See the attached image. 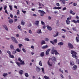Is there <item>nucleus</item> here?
Segmentation results:
<instances>
[{
	"instance_id": "nucleus-1",
	"label": "nucleus",
	"mask_w": 79,
	"mask_h": 79,
	"mask_svg": "<svg viewBox=\"0 0 79 79\" xmlns=\"http://www.w3.org/2000/svg\"><path fill=\"white\" fill-rule=\"evenodd\" d=\"M71 54L72 55V56L73 58H75L76 60H76V62L78 64H79V60L77 59V56H76L77 55V53L76 52H75L73 50H71Z\"/></svg>"
},
{
	"instance_id": "nucleus-2",
	"label": "nucleus",
	"mask_w": 79,
	"mask_h": 79,
	"mask_svg": "<svg viewBox=\"0 0 79 79\" xmlns=\"http://www.w3.org/2000/svg\"><path fill=\"white\" fill-rule=\"evenodd\" d=\"M18 61H20L21 63L18 62H16V64H17V65L19 66V67H20V65H21V64H25V63H24V61H22V60L21 59V58H19L18 59Z\"/></svg>"
},
{
	"instance_id": "nucleus-3",
	"label": "nucleus",
	"mask_w": 79,
	"mask_h": 79,
	"mask_svg": "<svg viewBox=\"0 0 79 79\" xmlns=\"http://www.w3.org/2000/svg\"><path fill=\"white\" fill-rule=\"evenodd\" d=\"M38 12L40 14V16H44V14H46V13L44 11L41 10H38Z\"/></svg>"
},
{
	"instance_id": "nucleus-4",
	"label": "nucleus",
	"mask_w": 79,
	"mask_h": 79,
	"mask_svg": "<svg viewBox=\"0 0 79 79\" xmlns=\"http://www.w3.org/2000/svg\"><path fill=\"white\" fill-rule=\"evenodd\" d=\"M7 52L8 53L9 55V58H14V56L13 55H11V52H10V51H8Z\"/></svg>"
},
{
	"instance_id": "nucleus-5",
	"label": "nucleus",
	"mask_w": 79,
	"mask_h": 79,
	"mask_svg": "<svg viewBox=\"0 0 79 79\" xmlns=\"http://www.w3.org/2000/svg\"><path fill=\"white\" fill-rule=\"evenodd\" d=\"M11 39L14 42L16 43V44H18V41H17V40H16V39L15 37H12Z\"/></svg>"
},
{
	"instance_id": "nucleus-6",
	"label": "nucleus",
	"mask_w": 79,
	"mask_h": 79,
	"mask_svg": "<svg viewBox=\"0 0 79 79\" xmlns=\"http://www.w3.org/2000/svg\"><path fill=\"white\" fill-rule=\"evenodd\" d=\"M68 45L69 48H70L71 49H73V48H74V47H73V44H72L70 43H68Z\"/></svg>"
},
{
	"instance_id": "nucleus-7",
	"label": "nucleus",
	"mask_w": 79,
	"mask_h": 79,
	"mask_svg": "<svg viewBox=\"0 0 79 79\" xmlns=\"http://www.w3.org/2000/svg\"><path fill=\"white\" fill-rule=\"evenodd\" d=\"M71 21L74 23H79V20H77V21H76L74 20H72Z\"/></svg>"
},
{
	"instance_id": "nucleus-8",
	"label": "nucleus",
	"mask_w": 79,
	"mask_h": 79,
	"mask_svg": "<svg viewBox=\"0 0 79 79\" xmlns=\"http://www.w3.org/2000/svg\"><path fill=\"white\" fill-rule=\"evenodd\" d=\"M52 61H55L56 60V58L55 57H52Z\"/></svg>"
},
{
	"instance_id": "nucleus-9",
	"label": "nucleus",
	"mask_w": 79,
	"mask_h": 79,
	"mask_svg": "<svg viewBox=\"0 0 79 79\" xmlns=\"http://www.w3.org/2000/svg\"><path fill=\"white\" fill-rule=\"evenodd\" d=\"M47 27L48 29V30H49V31H52V27H49L48 25H47Z\"/></svg>"
},
{
	"instance_id": "nucleus-10",
	"label": "nucleus",
	"mask_w": 79,
	"mask_h": 79,
	"mask_svg": "<svg viewBox=\"0 0 79 79\" xmlns=\"http://www.w3.org/2000/svg\"><path fill=\"white\" fill-rule=\"evenodd\" d=\"M48 48V46L47 45L44 46L42 47V49H45L46 48Z\"/></svg>"
},
{
	"instance_id": "nucleus-11",
	"label": "nucleus",
	"mask_w": 79,
	"mask_h": 79,
	"mask_svg": "<svg viewBox=\"0 0 79 79\" xmlns=\"http://www.w3.org/2000/svg\"><path fill=\"white\" fill-rule=\"evenodd\" d=\"M39 21H36L35 22V24L36 26H39Z\"/></svg>"
},
{
	"instance_id": "nucleus-12",
	"label": "nucleus",
	"mask_w": 79,
	"mask_h": 79,
	"mask_svg": "<svg viewBox=\"0 0 79 79\" xmlns=\"http://www.w3.org/2000/svg\"><path fill=\"white\" fill-rule=\"evenodd\" d=\"M61 9V7H54L53 8V9L54 10H59V9Z\"/></svg>"
},
{
	"instance_id": "nucleus-13",
	"label": "nucleus",
	"mask_w": 79,
	"mask_h": 79,
	"mask_svg": "<svg viewBox=\"0 0 79 79\" xmlns=\"http://www.w3.org/2000/svg\"><path fill=\"white\" fill-rule=\"evenodd\" d=\"M70 13L71 15H75V13L72 10H70Z\"/></svg>"
},
{
	"instance_id": "nucleus-14",
	"label": "nucleus",
	"mask_w": 79,
	"mask_h": 79,
	"mask_svg": "<svg viewBox=\"0 0 79 79\" xmlns=\"http://www.w3.org/2000/svg\"><path fill=\"white\" fill-rule=\"evenodd\" d=\"M23 73H24V71L22 70H20L19 72V74L21 75H22L23 74Z\"/></svg>"
},
{
	"instance_id": "nucleus-15",
	"label": "nucleus",
	"mask_w": 79,
	"mask_h": 79,
	"mask_svg": "<svg viewBox=\"0 0 79 79\" xmlns=\"http://www.w3.org/2000/svg\"><path fill=\"white\" fill-rule=\"evenodd\" d=\"M55 49L54 48H52V50L51 51V53L52 54H54V52H55Z\"/></svg>"
},
{
	"instance_id": "nucleus-16",
	"label": "nucleus",
	"mask_w": 79,
	"mask_h": 79,
	"mask_svg": "<svg viewBox=\"0 0 79 79\" xmlns=\"http://www.w3.org/2000/svg\"><path fill=\"white\" fill-rule=\"evenodd\" d=\"M9 22L10 24H12L13 23V20L12 19H10L9 21Z\"/></svg>"
},
{
	"instance_id": "nucleus-17",
	"label": "nucleus",
	"mask_w": 79,
	"mask_h": 79,
	"mask_svg": "<svg viewBox=\"0 0 79 79\" xmlns=\"http://www.w3.org/2000/svg\"><path fill=\"white\" fill-rule=\"evenodd\" d=\"M50 50V49H48L46 52V55H48L49 52Z\"/></svg>"
},
{
	"instance_id": "nucleus-18",
	"label": "nucleus",
	"mask_w": 79,
	"mask_h": 79,
	"mask_svg": "<svg viewBox=\"0 0 79 79\" xmlns=\"http://www.w3.org/2000/svg\"><path fill=\"white\" fill-rule=\"evenodd\" d=\"M66 22L67 24H70V23H71L69 20H66Z\"/></svg>"
},
{
	"instance_id": "nucleus-19",
	"label": "nucleus",
	"mask_w": 79,
	"mask_h": 79,
	"mask_svg": "<svg viewBox=\"0 0 79 79\" xmlns=\"http://www.w3.org/2000/svg\"><path fill=\"white\" fill-rule=\"evenodd\" d=\"M54 53L56 55H59V54L58 52H57V51H56V50H55Z\"/></svg>"
},
{
	"instance_id": "nucleus-20",
	"label": "nucleus",
	"mask_w": 79,
	"mask_h": 79,
	"mask_svg": "<svg viewBox=\"0 0 79 79\" xmlns=\"http://www.w3.org/2000/svg\"><path fill=\"white\" fill-rule=\"evenodd\" d=\"M63 44H64L62 42H60L58 44V45H63Z\"/></svg>"
},
{
	"instance_id": "nucleus-21",
	"label": "nucleus",
	"mask_w": 79,
	"mask_h": 79,
	"mask_svg": "<svg viewBox=\"0 0 79 79\" xmlns=\"http://www.w3.org/2000/svg\"><path fill=\"white\" fill-rule=\"evenodd\" d=\"M48 65L50 66H52V64H51L50 63V60H49L48 61Z\"/></svg>"
},
{
	"instance_id": "nucleus-22",
	"label": "nucleus",
	"mask_w": 79,
	"mask_h": 79,
	"mask_svg": "<svg viewBox=\"0 0 79 79\" xmlns=\"http://www.w3.org/2000/svg\"><path fill=\"white\" fill-rule=\"evenodd\" d=\"M76 69H77V66L75 65L73 67V70H76Z\"/></svg>"
},
{
	"instance_id": "nucleus-23",
	"label": "nucleus",
	"mask_w": 79,
	"mask_h": 79,
	"mask_svg": "<svg viewBox=\"0 0 79 79\" xmlns=\"http://www.w3.org/2000/svg\"><path fill=\"white\" fill-rule=\"evenodd\" d=\"M37 33L38 34H41L42 33V31L40 30H38L37 31Z\"/></svg>"
},
{
	"instance_id": "nucleus-24",
	"label": "nucleus",
	"mask_w": 79,
	"mask_h": 79,
	"mask_svg": "<svg viewBox=\"0 0 79 79\" xmlns=\"http://www.w3.org/2000/svg\"><path fill=\"white\" fill-rule=\"evenodd\" d=\"M21 24L23 26H24V24H25V23L24 22V21L22 20L21 22Z\"/></svg>"
},
{
	"instance_id": "nucleus-25",
	"label": "nucleus",
	"mask_w": 79,
	"mask_h": 79,
	"mask_svg": "<svg viewBox=\"0 0 79 79\" xmlns=\"http://www.w3.org/2000/svg\"><path fill=\"white\" fill-rule=\"evenodd\" d=\"M10 47L11 50H14V46H13V45H10Z\"/></svg>"
},
{
	"instance_id": "nucleus-26",
	"label": "nucleus",
	"mask_w": 79,
	"mask_h": 79,
	"mask_svg": "<svg viewBox=\"0 0 79 79\" xmlns=\"http://www.w3.org/2000/svg\"><path fill=\"white\" fill-rule=\"evenodd\" d=\"M45 44V42L44 41V40H42L41 43V45H44V44Z\"/></svg>"
},
{
	"instance_id": "nucleus-27",
	"label": "nucleus",
	"mask_w": 79,
	"mask_h": 79,
	"mask_svg": "<svg viewBox=\"0 0 79 79\" xmlns=\"http://www.w3.org/2000/svg\"><path fill=\"white\" fill-rule=\"evenodd\" d=\"M70 64L72 66H73L74 64V63L73 61H71L70 62Z\"/></svg>"
},
{
	"instance_id": "nucleus-28",
	"label": "nucleus",
	"mask_w": 79,
	"mask_h": 79,
	"mask_svg": "<svg viewBox=\"0 0 79 79\" xmlns=\"http://www.w3.org/2000/svg\"><path fill=\"white\" fill-rule=\"evenodd\" d=\"M76 41L77 42H79V38H78V37H76Z\"/></svg>"
},
{
	"instance_id": "nucleus-29",
	"label": "nucleus",
	"mask_w": 79,
	"mask_h": 79,
	"mask_svg": "<svg viewBox=\"0 0 79 79\" xmlns=\"http://www.w3.org/2000/svg\"><path fill=\"white\" fill-rule=\"evenodd\" d=\"M40 55L41 56H44V52H42L40 53Z\"/></svg>"
},
{
	"instance_id": "nucleus-30",
	"label": "nucleus",
	"mask_w": 79,
	"mask_h": 79,
	"mask_svg": "<svg viewBox=\"0 0 79 79\" xmlns=\"http://www.w3.org/2000/svg\"><path fill=\"white\" fill-rule=\"evenodd\" d=\"M25 76L27 77H29V74H28V73H25Z\"/></svg>"
},
{
	"instance_id": "nucleus-31",
	"label": "nucleus",
	"mask_w": 79,
	"mask_h": 79,
	"mask_svg": "<svg viewBox=\"0 0 79 79\" xmlns=\"http://www.w3.org/2000/svg\"><path fill=\"white\" fill-rule=\"evenodd\" d=\"M36 71H38V72H39V71H40V68H39L37 67L36 68Z\"/></svg>"
},
{
	"instance_id": "nucleus-32",
	"label": "nucleus",
	"mask_w": 79,
	"mask_h": 79,
	"mask_svg": "<svg viewBox=\"0 0 79 79\" xmlns=\"http://www.w3.org/2000/svg\"><path fill=\"white\" fill-rule=\"evenodd\" d=\"M7 76H8V74L7 73H4L3 74V76L4 77H6Z\"/></svg>"
},
{
	"instance_id": "nucleus-33",
	"label": "nucleus",
	"mask_w": 79,
	"mask_h": 79,
	"mask_svg": "<svg viewBox=\"0 0 79 79\" xmlns=\"http://www.w3.org/2000/svg\"><path fill=\"white\" fill-rule=\"evenodd\" d=\"M58 32H57L56 35H54V37H56L57 36H58Z\"/></svg>"
},
{
	"instance_id": "nucleus-34",
	"label": "nucleus",
	"mask_w": 79,
	"mask_h": 79,
	"mask_svg": "<svg viewBox=\"0 0 79 79\" xmlns=\"http://www.w3.org/2000/svg\"><path fill=\"white\" fill-rule=\"evenodd\" d=\"M4 27L5 29L6 30V31H8V27H7L6 26L4 25Z\"/></svg>"
},
{
	"instance_id": "nucleus-35",
	"label": "nucleus",
	"mask_w": 79,
	"mask_h": 79,
	"mask_svg": "<svg viewBox=\"0 0 79 79\" xmlns=\"http://www.w3.org/2000/svg\"><path fill=\"white\" fill-rule=\"evenodd\" d=\"M53 42H54V43H55V44H56V43H57V40L55 39L54 40Z\"/></svg>"
},
{
	"instance_id": "nucleus-36",
	"label": "nucleus",
	"mask_w": 79,
	"mask_h": 79,
	"mask_svg": "<svg viewBox=\"0 0 79 79\" xmlns=\"http://www.w3.org/2000/svg\"><path fill=\"white\" fill-rule=\"evenodd\" d=\"M19 48H21V47L23 46V44H19Z\"/></svg>"
},
{
	"instance_id": "nucleus-37",
	"label": "nucleus",
	"mask_w": 79,
	"mask_h": 79,
	"mask_svg": "<svg viewBox=\"0 0 79 79\" xmlns=\"http://www.w3.org/2000/svg\"><path fill=\"white\" fill-rule=\"evenodd\" d=\"M44 77L45 79H49V77H48L47 76H44Z\"/></svg>"
},
{
	"instance_id": "nucleus-38",
	"label": "nucleus",
	"mask_w": 79,
	"mask_h": 79,
	"mask_svg": "<svg viewBox=\"0 0 79 79\" xmlns=\"http://www.w3.org/2000/svg\"><path fill=\"white\" fill-rule=\"evenodd\" d=\"M12 54H15V53H16V51H14L12 52Z\"/></svg>"
},
{
	"instance_id": "nucleus-39",
	"label": "nucleus",
	"mask_w": 79,
	"mask_h": 79,
	"mask_svg": "<svg viewBox=\"0 0 79 79\" xmlns=\"http://www.w3.org/2000/svg\"><path fill=\"white\" fill-rule=\"evenodd\" d=\"M9 8L10 10H13V9L12 8V6H11L9 5Z\"/></svg>"
},
{
	"instance_id": "nucleus-40",
	"label": "nucleus",
	"mask_w": 79,
	"mask_h": 79,
	"mask_svg": "<svg viewBox=\"0 0 79 79\" xmlns=\"http://www.w3.org/2000/svg\"><path fill=\"white\" fill-rule=\"evenodd\" d=\"M16 50L18 52H20V50H19V48L16 49Z\"/></svg>"
},
{
	"instance_id": "nucleus-41",
	"label": "nucleus",
	"mask_w": 79,
	"mask_h": 79,
	"mask_svg": "<svg viewBox=\"0 0 79 79\" xmlns=\"http://www.w3.org/2000/svg\"><path fill=\"white\" fill-rule=\"evenodd\" d=\"M19 10H18L17 11V15H19Z\"/></svg>"
},
{
	"instance_id": "nucleus-42",
	"label": "nucleus",
	"mask_w": 79,
	"mask_h": 79,
	"mask_svg": "<svg viewBox=\"0 0 79 79\" xmlns=\"http://www.w3.org/2000/svg\"><path fill=\"white\" fill-rule=\"evenodd\" d=\"M42 71L43 73H45V72H44V68H41Z\"/></svg>"
},
{
	"instance_id": "nucleus-43",
	"label": "nucleus",
	"mask_w": 79,
	"mask_h": 79,
	"mask_svg": "<svg viewBox=\"0 0 79 79\" xmlns=\"http://www.w3.org/2000/svg\"><path fill=\"white\" fill-rule=\"evenodd\" d=\"M39 64L40 66H42V62L41 61H40L39 62Z\"/></svg>"
},
{
	"instance_id": "nucleus-44",
	"label": "nucleus",
	"mask_w": 79,
	"mask_h": 79,
	"mask_svg": "<svg viewBox=\"0 0 79 79\" xmlns=\"http://www.w3.org/2000/svg\"><path fill=\"white\" fill-rule=\"evenodd\" d=\"M57 26H59V21L57 20L56 23Z\"/></svg>"
},
{
	"instance_id": "nucleus-45",
	"label": "nucleus",
	"mask_w": 79,
	"mask_h": 79,
	"mask_svg": "<svg viewBox=\"0 0 79 79\" xmlns=\"http://www.w3.org/2000/svg\"><path fill=\"white\" fill-rule=\"evenodd\" d=\"M6 8H7V6L6 5H5L4 6V10H6Z\"/></svg>"
},
{
	"instance_id": "nucleus-46",
	"label": "nucleus",
	"mask_w": 79,
	"mask_h": 79,
	"mask_svg": "<svg viewBox=\"0 0 79 79\" xmlns=\"http://www.w3.org/2000/svg\"><path fill=\"white\" fill-rule=\"evenodd\" d=\"M73 5L75 6H76V5H77V3L76 2H74L73 3Z\"/></svg>"
},
{
	"instance_id": "nucleus-47",
	"label": "nucleus",
	"mask_w": 79,
	"mask_h": 79,
	"mask_svg": "<svg viewBox=\"0 0 79 79\" xmlns=\"http://www.w3.org/2000/svg\"><path fill=\"white\" fill-rule=\"evenodd\" d=\"M21 26L20 25H19L18 26V29H21Z\"/></svg>"
},
{
	"instance_id": "nucleus-48",
	"label": "nucleus",
	"mask_w": 79,
	"mask_h": 79,
	"mask_svg": "<svg viewBox=\"0 0 79 79\" xmlns=\"http://www.w3.org/2000/svg\"><path fill=\"white\" fill-rule=\"evenodd\" d=\"M71 19V16H70L69 17H68V18H67V20H69V19Z\"/></svg>"
},
{
	"instance_id": "nucleus-49",
	"label": "nucleus",
	"mask_w": 79,
	"mask_h": 79,
	"mask_svg": "<svg viewBox=\"0 0 79 79\" xmlns=\"http://www.w3.org/2000/svg\"><path fill=\"white\" fill-rule=\"evenodd\" d=\"M49 40V39L47 38H46L45 39V41H47V42H48Z\"/></svg>"
},
{
	"instance_id": "nucleus-50",
	"label": "nucleus",
	"mask_w": 79,
	"mask_h": 79,
	"mask_svg": "<svg viewBox=\"0 0 79 79\" xmlns=\"http://www.w3.org/2000/svg\"><path fill=\"white\" fill-rule=\"evenodd\" d=\"M22 50L24 52V53H26V50H25V49L24 48H23L22 49Z\"/></svg>"
},
{
	"instance_id": "nucleus-51",
	"label": "nucleus",
	"mask_w": 79,
	"mask_h": 79,
	"mask_svg": "<svg viewBox=\"0 0 79 79\" xmlns=\"http://www.w3.org/2000/svg\"><path fill=\"white\" fill-rule=\"evenodd\" d=\"M61 2L63 3V4H65V0H63L61 1Z\"/></svg>"
},
{
	"instance_id": "nucleus-52",
	"label": "nucleus",
	"mask_w": 79,
	"mask_h": 79,
	"mask_svg": "<svg viewBox=\"0 0 79 79\" xmlns=\"http://www.w3.org/2000/svg\"><path fill=\"white\" fill-rule=\"evenodd\" d=\"M25 40H27V41H29V39H28V38H26L25 39Z\"/></svg>"
},
{
	"instance_id": "nucleus-53",
	"label": "nucleus",
	"mask_w": 79,
	"mask_h": 79,
	"mask_svg": "<svg viewBox=\"0 0 79 79\" xmlns=\"http://www.w3.org/2000/svg\"><path fill=\"white\" fill-rule=\"evenodd\" d=\"M50 43H51V44H53V45H55V43L53 42L52 41H50Z\"/></svg>"
},
{
	"instance_id": "nucleus-54",
	"label": "nucleus",
	"mask_w": 79,
	"mask_h": 79,
	"mask_svg": "<svg viewBox=\"0 0 79 79\" xmlns=\"http://www.w3.org/2000/svg\"><path fill=\"white\" fill-rule=\"evenodd\" d=\"M56 5L57 6H60V4L59 3H56Z\"/></svg>"
},
{
	"instance_id": "nucleus-55",
	"label": "nucleus",
	"mask_w": 79,
	"mask_h": 79,
	"mask_svg": "<svg viewBox=\"0 0 79 79\" xmlns=\"http://www.w3.org/2000/svg\"><path fill=\"white\" fill-rule=\"evenodd\" d=\"M72 29H73V31H76V27H73V28H72Z\"/></svg>"
},
{
	"instance_id": "nucleus-56",
	"label": "nucleus",
	"mask_w": 79,
	"mask_h": 79,
	"mask_svg": "<svg viewBox=\"0 0 79 79\" xmlns=\"http://www.w3.org/2000/svg\"><path fill=\"white\" fill-rule=\"evenodd\" d=\"M18 21V19H14V22H16V21Z\"/></svg>"
},
{
	"instance_id": "nucleus-57",
	"label": "nucleus",
	"mask_w": 79,
	"mask_h": 79,
	"mask_svg": "<svg viewBox=\"0 0 79 79\" xmlns=\"http://www.w3.org/2000/svg\"><path fill=\"white\" fill-rule=\"evenodd\" d=\"M66 10V7H64L62 9L63 11H64V10Z\"/></svg>"
},
{
	"instance_id": "nucleus-58",
	"label": "nucleus",
	"mask_w": 79,
	"mask_h": 79,
	"mask_svg": "<svg viewBox=\"0 0 79 79\" xmlns=\"http://www.w3.org/2000/svg\"><path fill=\"white\" fill-rule=\"evenodd\" d=\"M5 13H7V15H8V12L7 11V10H5Z\"/></svg>"
},
{
	"instance_id": "nucleus-59",
	"label": "nucleus",
	"mask_w": 79,
	"mask_h": 79,
	"mask_svg": "<svg viewBox=\"0 0 79 79\" xmlns=\"http://www.w3.org/2000/svg\"><path fill=\"white\" fill-rule=\"evenodd\" d=\"M41 24L43 25H44V24H45V23H44V22L41 21Z\"/></svg>"
},
{
	"instance_id": "nucleus-60",
	"label": "nucleus",
	"mask_w": 79,
	"mask_h": 79,
	"mask_svg": "<svg viewBox=\"0 0 79 79\" xmlns=\"http://www.w3.org/2000/svg\"><path fill=\"white\" fill-rule=\"evenodd\" d=\"M29 32L30 34H32V31H31V30H29Z\"/></svg>"
},
{
	"instance_id": "nucleus-61",
	"label": "nucleus",
	"mask_w": 79,
	"mask_h": 79,
	"mask_svg": "<svg viewBox=\"0 0 79 79\" xmlns=\"http://www.w3.org/2000/svg\"><path fill=\"white\" fill-rule=\"evenodd\" d=\"M22 12L24 14H25L26 13V11H24V10H22Z\"/></svg>"
},
{
	"instance_id": "nucleus-62",
	"label": "nucleus",
	"mask_w": 79,
	"mask_h": 79,
	"mask_svg": "<svg viewBox=\"0 0 79 79\" xmlns=\"http://www.w3.org/2000/svg\"><path fill=\"white\" fill-rule=\"evenodd\" d=\"M62 30L63 31H64V32H66V30H64V29H63Z\"/></svg>"
},
{
	"instance_id": "nucleus-63",
	"label": "nucleus",
	"mask_w": 79,
	"mask_h": 79,
	"mask_svg": "<svg viewBox=\"0 0 79 79\" xmlns=\"http://www.w3.org/2000/svg\"><path fill=\"white\" fill-rule=\"evenodd\" d=\"M76 19H77V20H79V17H78V16H76Z\"/></svg>"
},
{
	"instance_id": "nucleus-64",
	"label": "nucleus",
	"mask_w": 79,
	"mask_h": 79,
	"mask_svg": "<svg viewBox=\"0 0 79 79\" xmlns=\"http://www.w3.org/2000/svg\"><path fill=\"white\" fill-rule=\"evenodd\" d=\"M10 16L12 18H13V15L12 14H10Z\"/></svg>"
}]
</instances>
